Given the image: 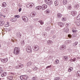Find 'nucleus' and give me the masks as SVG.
I'll list each match as a JSON object with an SVG mask.
<instances>
[{"instance_id":"f257e3e1","label":"nucleus","mask_w":80,"mask_h":80,"mask_svg":"<svg viewBox=\"0 0 80 80\" xmlns=\"http://www.w3.org/2000/svg\"><path fill=\"white\" fill-rule=\"evenodd\" d=\"M20 48L18 47L15 48L14 50V53L15 55H18L20 53Z\"/></svg>"},{"instance_id":"f03ea898","label":"nucleus","mask_w":80,"mask_h":80,"mask_svg":"<svg viewBox=\"0 0 80 80\" xmlns=\"http://www.w3.org/2000/svg\"><path fill=\"white\" fill-rule=\"evenodd\" d=\"M20 78L21 80H25L28 79L29 78L27 76V75H23L21 76Z\"/></svg>"},{"instance_id":"7ed1b4c3","label":"nucleus","mask_w":80,"mask_h":80,"mask_svg":"<svg viewBox=\"0 0 80 80\" xmlns=\"http://www.w3.org/2000/svg\"><path fill=\"white\" fill-rule=\"evenodd\" d=\"M26 50L28 53H32V47L30 46H28L26 47Z\"/></svg>"},{"instance_id":"20e7f679","label":"nucleus","mask_w":80,"mask_h":80,"mask_svg":"<svg viewBox=\"0 0 80 80\" xmlns=\"http://www.w3.org/2000/svg\"><path fill=\"white\" fill-rule=\"evenodd\" d=\"M45 3L48 5H52L53 2L52 1V0H45Z\"/></svg>"},{"instance_id":"39448f33","label":"nucleus","mask_w":80,"mask_h":80,"mask_svg":"<svg viewBox=\"0 0 80 80\" xmlns=\"http://www.w3.org/2000/svg\"><path fill=\"white\" fill-rule=\"evenodd\" d=\"M22 19L25 22H28V18L25 16L22 17Z\"/></svg>"},{"instance_id":"423d86ee","label":"nucleus","mask_w":80,"mask_h":80,"mask_svg":"<svg viewBox=\"0 0 80 80\" xmlns=\"http://www.w3.org/2000/svg\"><path fill=\"white\" fill-rule=\"evenodd\" d=\"M67 48L66 45H63L61 46L59 48L60 50H65Z\"/></svg>"},{"instance_id":"0eeeda50","label":"nucleus","mask_w":80,"mask_h":80,"mask_svg":"<svg viewBox=\"0 0 80 80\" xmlns=\"http://www.w3.org/2000/svg\"><path fill=\"white\" fill-rule=\"evenodd\" d=\"M33 65H34V63H33V62H28L27 63V66L28 67H33Z\"/></svg>"},{"instance_id":"6e6552de","label":"nucleus","mask_w":80,"mask_h":80,"mask_svg":"<svg viewBox=\"0 0 80 80\" xmlns=\"http://www.w3.org/2000/svg\"><path fill=\"white\" fill-rule=\"evenodd\" d=\"M1 62L2 63H6L8 61V58H5L4 59L1 58Z\"/></svg>"},{"instance_id":"1a4fd4ad","label":"nucleus","mask_w":80,"mask_h":80,"mask_svg":"<svg viewBox=\"0 0 80 80\" xmlns=\"http://www.w3.org/2000/svg\"><path fill=\"white\" fill-rule=\"evenodd\" d=\"M47 8V4H44L42 5V9L43 10H45Z\"/></svg>"},{"instance_id":"9d476101","label":"nucleus","mask_w":80,"mask_h":80,"mask_svg":"<svg viewBox=\"0 0 80 80\" xmlns=\"http://www.w3.org/2000/svg\"><path fill=\"white\" fill-rule=\"evenodd\" d=\"M39 49V47L38 46H36L34 47V48L33 49V50L34 51H37Z\"/></svg>"},{"instance_id":"9b49d317","label":"nucleus","mask_w":80,"mask_h":80,"mask_svg":"<svg viewBox=\"0 0 80 80\" xmlns=\"http://www.w3.org/2000/svg\"><path fill=\"white\" fill-rule=\"evenodd\" d=\"M77 12L75 11H73L71 12V15H72V16H73L74 17V16H75Z\"/></svg>"},{"instance_id":"f8f14e48","label":"nucleus","mask_w":80,"mask_h":80,"mask_svg":"<svg viewBox=\"0 0 80 80\" xmlns=\"http://www.w3.org/2000/svg\"><path fill=\"white\" fill-rule=\"evenodd\" d=\"M76 76L78 77H79L80 76V71H78L77 72H76Z\"/></svg>"},{"instance_id":"ddd939ff","label":"nucleus","mask_w":80,"mask_h":80,"mask_svg":"<svg viewBox=\"0 0 80 80\" xmlns=\"http://www.w3.org/2000/svg\"><path fill=\"white\" fill-rule=\"evenodd\" d=\"M58 25L61 27H63L64 26V24L62 22H59L58 23Z\"/></svg>"},{"instance_id":"4468645a","label":"nucleus","mask_w":80,"mask_h":80,"mask_svg":"<svg viewBox=\"0 0 80 80\" xmlns=\"http://www.w3.org/2000/svg\"><path fill=\"white\" fill-rule=\"evenodd\" d=\"M62 15L60 13H58L57 14V16L58 18H60L62 17Z\"/></svg>"},{"instance_id":"2eb2a0df","label":"nucleus","mask_w":80,"mask_h":80,"mask_svg":"<svg viewBox=\"0 0 80 80\" xmlns=\"http://www.w3.org/2000/svg\"><path fill=\"white\" fill-rule=\"evenodd\" d=\"M75 23L78 26L80 25V22L78 20H77L76 21H75Z\"/></svg>"},{"instance_id":"dca6fc26","label":"nucleus","mask_w":80,"mask_h":80,"mask_svg":"<svg viewBox=\"0 0 80 80\" xmlns=\"http://www.w3.org/2000/svg\"><path fill=\"white\" fill-rule=\"evenodd\" d=\"M63 30H64V32L66 33H67V32H68V28H63Z\"/></svg>"},{"instance_id":"f3484780","label":"nucleus","mask_w":80,"mask_h":80,"mask_svg":"<svg viewBox=\"0 0 80 80\" xmlns=\"http://www.w3.org/2000/svg\"><path fill=\"white\" fill-rule=\"evenodd\" d=\"M63 59L64 60H65V61H67L68 59V57L67 56H63Z\"/></svg>"},{"instance_id":"a211bd4d","label":"nucleus","mask_w":80,"mask_h":80,"mask_svg":"<svg viewBox=\"0 0 80 80\" xmlns=\"http://www.w3.org/2000/svg\"><path fill=\"white\" fill-rule=\"evenodd\" d=\"M69 61L70 62H75V61H76V58H71V59L69 60Z\"/></svg>"},{"instance_id":"6ab92c4d","label":"nucleus","mask_w":80,"mask_h":80,"mask_svg":"<svg viewBox=\"0 0 80 80\" xmlns=\"http://www.w3.org/2000/svg\"><path fill=\"white\" fill-rule=\"evenodd\" d=\"M31 17H34L35 15H36V13L35 14V13H34L33 12H32L30 14Z\"/></svg>"},{"instance_id":"aec40b11","label":"nucleus","mask_w":80,"mask_h":80,"mask_svg":"<svg viewBox=\"0 0 80 80\" xmlns=\"http://www.w3.org/2000/svg\"><path fill=\"white\" fill-rule=\"evenodd\" d=\"M11 21L12 22H16L17 21V19L16 18H14L11 19Z\"/></svg>"},{"instance_id":"412c9836","label":"nucleus","mask_w":80,"mask_h":80,"mask_svg":"<svg viewBox=\"0 0 80 80\" xmlns=\"http://www.w3.org/2000/svg\"><path fill=\"white\" fill-rule=\"evenodd\" d=\"M1 77H3L4 76H6L7 75V72H4L1 74Z\"/></svg>"},{"instance_id":"4be33fe9","label":"nucleus","mask_w":80,"mask_h":80,"mask_svg":"<svg viewBox=\"0 0 80 80\" xmlns=\"http://www.w3.org/2000/svg\"><path fill=\"white\" fill-rule=\"evenodd\" d=\"M78 43V42H75L73 43L72 45L74 47H75L76 46V45H77Z\"/></svg>"},{"instance_id":"5701e85b","label":"nucleus","mask_w":80,"mask_h":80,"mask_svg":"<svg viewBox=\"0 0 80 80\" xmlns=\"http://www.w3.org/2000/svg\"><path fill=\"white\" fill-rule=\"evenodd\" d=\"M32 69L33 70H37V67H35V66H33L32 67Z\"/></svg>"},{"instance_id":"b1692460","label":"nucleus","mask_w":80,"mask_h":80,"mask_svg":"<svg viewBox=\"0 0 80 80\" xmlns=\"http://www.w3.org/2000/svg\"><path fill=\"white\" fill-rule=\"evenodd\" d=\"M4 23H5V22H3L2 21H0V26L3 25H4Z\"/></svg>"},{"instance_id":"393cba45","label":"nucleus","mask_w":80,"mask_h":80,"mask_svg":"<svg viewBox=\"0 0 80 80\" xmlns=\"http://www.w3.org/2000/svg\"><path fill=\"white\" fill-rule=\"evenodd\" d=\"M50 27L48 26L47 27H46L45 28V30L47 31V32H48L49 30H50Z\"/></svg>"},{"instance_id":"a878e982","label":"nucleus","mask_w":80,"mask_h":80,"mask_svg":"<svg viewBox=\"0 0 80 80\" xmlns=\"http://www.w3.org/2000/svg\"><path fill=\"white\" fill-rule=\"evenodd\" d=\"M17 36L18 38H20L21 37V34L20 32H18L17 34Z\"/></svg>"},{"instance_id":"bb28decb","label":"nucleus","mask_w":80,"mask_h":80,"mask_svg":"<svg viewBox=\"0 0 80 80\" xmlns=\"http://www.w3.org/2000/svg\"><path fill=\"white\" fill-rule=\"evenodd\" d=\"M63 3L64 5H66L67 4L68 1L67 0H63Z\"/></svg>"},{"instance_id":"cd10ccee","label":"nucleus","mask_w":80,"mask_h":80,"mask_svg":"<svg viewBox=\"0 0 80 80\" xmlns=\"http://www.w3.org/2000/svg\"><path fill=\"white\" fill-rule=\"evenodd\" d=\"M62 20L63 22H65V21H66V20H67V18H66L65 17H62Z\"/></svg>"},{"instance_id":"c85d7f7f","label":"nucleus","mask_w":80,"mask_h":80,"mask_svg":"<svg viewBox=\"0 0 80 80\" xmlns=\"http://www.w3.org/2000/svg\"><path fill=\"white\" fill-rule=\"evenodd\" d=\"M48 44V45H50V44H52V41L51 40H48L47 42Z\"/></svg>"},{"instance_id":"c756f323","label":"nucleus","mask_w":80,"mask_h":80,"mask_svg":"<svg viewBox=\"0 0 80 80\" xmlns=\"http://www.w3.org/2000/svg\"><path fill=\"white\" fill-rule=\"evenodd\" d=\"M36 8L37 10H40V9H42V7L41 6H38L36 7Z\"/></svg>"},{"instance_id":"7c9ffc66","label":"nucleus","mask_w":80,"mask_h":80,"mask_svg":"<svg viewBox=\"0 0 80 80\" xmlns=\"http://www.w3.org/2000/svg\"><path fill=\"white\" fill-rule=\"evenodd\" d=\"M2 6L3 7H5L6 6H7V4L6 3V2H3L2 3Z\"/></svg>"},{"instance_id":"2f4dec72","label":"nucleus","mask_w":80,"mask_h":80,"mask_svg":"<svg viewBox=\"0 0 80 80\" xmlns=\"http://www.w3.org/2000/svg\"><path fill=\"white\" fill-rule=\"evenodd\" d=\"M28 5H29V7L32 8V7L33 6V4L32 3H31L30 4H29V5H27V7Z\"/></svg>"},{"instance_id":"473e14b6","label":"nucleus","mask_w":80,"mask_h":80,"mask_svg":"<svg viewBox=\"0 0 80 80\" xmlns=\"http://www.w3.org/2000/svg\"><path fill=\"white\" fill-rule=\"evenodd\" d=\"M55 6H57V5H58L59 4V2L57 1H56L55 2Z\"/></svg>"},{"instance_id":"72a5a7b5","label":"nucleus","mask_w":80,"mask_h":80,"mask_svg":"<svg viewBox=\"0 0 80 80\" xmlns=\"http://www.w3.org/2000/svg\"><path fill=\"white\" fill-rule=\"evenodd\" d=\"M73 70V68H69L68 69V72H72Z\"/></svg>"},{"instance_id":"f704fd0d","label":"nucleus","mask_w":80,"mask_h":80,"mask_svg":"<svg viewBox=\"0 0 80 80\" xmlns=\"http://www.w3.org/2000/svg\"><path fill=\"white\" fill-rule=\"evenodd\" d=\"M74 7L75 8H76V9H77V8L79 7V5H78V4H76L75 5Z\"/></svg>"},{"instance_id":"c9c22d12","label":"nucleus","mask_w":80,"mask_h":80,"mask_svg":"<svg viewBox=\"0 0 80 80\" xmlns=\"http://www.w3.org/2000/svg\"><path fill=\"white\" fill-rule=\"evenodd\" d=\"M38 22H39L40 23L41 25H43L44 23L42 21H39Z\"/></svg>"},{"instance_id":"e433bc0d","label":"nucleus","mask_w":80,"mask_h":80,"mask_svg":"<svg viewBox=\"0 0 80 80\" xmlns=\"http://www.w3.org/2000/svg\"><path fill=\"white\" fill-rule=\"evenodd\" d=\"M60 79V77H57L54 78V80H58Z\"/></svg>"},{"instance_id":"4c0bfd02","label":"nucleus","mask_w":80,"mask_h":80,"mask_svg":"<svg viewBox=\"0 0 80 80\" xmlns=\"http://www.w3.org/2000/svg\"><path fill=\"white\" fill-rule=\"evenodd\" d=\"M8 78H9V80H12V79H13V76H10L9 77H8Z\"/></svg>"},{"instance_id":"58836bf2","label":"nucleus","mask_w":80,"mask_h":80,"mask_svg":"<svg viewBox=\"0 0 80 80\" xmlns=\"http://www.w3.org/2000/svg\"><path fill=\"white\" fill-rule=\"evenodd\" d=\"M32 80H37V77H35V76L33 77L32 78Z\"/></svg>"},{"instance_id":"ea45409f","label":"nucleus","mask_w":80,"mask_h":80,"mask_svg":"<svg viewBox=\"0 0 80 80\" xmlns=\"http://www.w3.org/2000/svg\"><path fill=\"white\" fill-rule=\"evenodd\" d=\"M21 44L22 45H23L25 44V42H24V40H23L21 42Z\"/></svg>"},{"instance_id":"a19ab883","label":"nucleus","mask_w":80,"mask_h":80,"mask_svg":"<svg viewBox=\"0 0 80 80\" xmlns=\"http://www.w3.org/2000/svg\"><path fill=\"white\" fill-rule=\"evenodd\" d=\"M19 67L20 68H22L23 67V64H20L18 65Z\"/></svg>"},{"instance_id":"79ce46f5","label":"nucleus","mask_w":80,"mask_h":80,"mask_svg":"<svg viewBox=\"0 0 80 80\" xmlns=\"http://www.w3.org/2000/svg\"><path fill=\"white\" fill-rule=\"evenodd\" d=\"M72 7L71 6V4H70L69 5V6L68 7V8L69 10H71V9L72 8Z\"/></svg>"},{"instance_id":"37998d69","label":"nucleus","mask_w":80,"mask_h":80,"mask_svg":"<svg viewBox=\"0 0 80 80\" xmlns=\"http://www.w3.org/2000/svg\"><path fill=\"white\" fill-rule=\"evenodd\" d=\"M55 62H56V64H58L59 63V60L58 59H57L56 60Z\"/></svg>"},{"instance_id":"c03bdc74","label":"nucleus","mask_w":80,"mask_h":80,"mask_svg":"<svg viewBox=\"0 0 80 80\" xmlns=\"http://www.w3.org/2000/svg\"><path fill=\"white\" fill-rule=\"evenodd\" d=\"M4 27H9V24H6L4 25Z\"/></svg>"},{"instance_id":"a18cd8bd","label":"nucleus","mask_w":80,"mask_h":80,"mask_svg":"<svg viewBox=\"0 0 80 80\" xmlns=\"http://www.w3.org/2000/svg\"><path fill=\"white\" fill-rule=\"evenodd\" d=\"M15 68L16 69H18L19 68V65H18V66L15 67Z\"/></svg>"},{"instance_id":"49530a36","label":"nucleus","mask_w":80,"mask_h":80,"mask_svg":"<svg viewBox=\"0 0 80 80\" xmlns=\"http://www.w3.org/2000/svg\"><path fill=\"white\" fill-rule=\"evenodd\" d=\"M14 17H17V18H20V16L19 15H15Z\"/></svg>"},{"instance_id":"de8ad7c7","label":"nucleus","mask_w":80,"mask_h":80,"mask_svg":"<svg viewBox=\"0 0 80 80\" xmlns=\"http://www.w3.org/2000/svg\"><path fill=\"white\" fill-rule=\"evenodd\" d=\"M66 42L67 43H70L71 42L70 40L67 41Z\"/></svg>"},{"instance_id":"09e8293b","label":"nucleus","mask_w":80,"mask_h":80,"mask_svg":"<svg viewBox=\"0 0 80 80\" xmlns=\"http://www.w3.org/2000/svg\"><path fill=\"white\" fill-rule=\"evenodd\" d=\"M72 32H73V33H76V32H77L78 31L77 30H74V31L72 30Z\"/></svg>"},{"instance_id":"8fccbe9b","label":"nucleus","mask_w":80,"mask_h":80,"mask_svg":"<svg viewBox=\"0 0 80 80\" xmlns=\"http://www.w3.org/2000/svg\"><path fill=\"white\" fill-rule=\"evenodd\" d=\"M50 12V11L48 9H47L46 11V13H48Z\"/></svg>"},{"instance_id":"3c124183","label":"nucleus","mask_w":80,"mask_h":80,"mask_svg":"<svg viewBox=\"0 0 80 80\" xmlns=\"http://www.w3.org/2000/svg\"><path fill=\"white\" fill-rule=\"evenodd\" d=\"M3 17V14H2V13L0 12V17Z\"/></svg>"},{"instance_id":"603ef678","label":"nucleus","mask_w":80,"mask_h":80,"mask_svg":"<svg viewBox=\"0 0 80 80\" xmlns=\"http://www.w3.org/2000/svg\"><path fill=\"white\" fill-rule=\"evenodd\" d=\"M69 26V24L68 23H66V24L65 25V26L66 27H68Z\"/></svg>"},{"instance_id":"864d4df0","label":"nucleus","mask_w":80,"mask_h":80,"mask_svg":"<svg viewBox=\"0 0 80 80\" xmlns=\"http://www.w3.org/2000/svg\"><path fill=\"white\" fill-rule=\"evenodd\" d=\"M18 11L19 12H20L22 11V8H20L19 9Z\"/></svg>"},{"instance_id":"5fc2aeb1","label":"nucleus","mask_w":80,"mask_h":80,"mask_svg":"<svg viewBox=\"0 0 80 80\" xmlns=\"http://www.w3.org/2000/svg\"><path fill=\"white\" fill-rule=\"evenodd\" d=\"M76 35V34H73L72 35L74 37H77V35Z\"/></svg>"},{"instance_id":"6e6d98bb","label":"nucleus","mask_w":80,"mask_h":80,"mask_svg":"<svg viewBox=\"0 0 80 80\" xmlns=\"http://www.w3.org/2000/svg\"><path fill=\"white\" fill-rule=\"evenodd\" d=\"M68 37H69V38H71V37H72V36L70 34L68 35Z\"/></svg>"},{"instance_id":"4d7b16f0","label":"nucleus","mask_w":80,"mask_h":80,"mask_svg":"<svg viewBox=\"0 0 80 80\" xmlns=\"http://www.w3.org/2000/svg\"><path fill=\"white\" fill-rule=\"evenodd\" d=\"M3 72V70H0V73H2V72Z\"/></svg>"},{"instance_id":"13d9d810","label":"nucleus","mask_w":80,"mask_h":80,"mask_svg":"<svg viewBox=\"0 0 80 80\" xmlns=\"http://www.w3.org/2000/svg\"><path fill=\"white\" fill-rule=\"evenodd\" d=\"M51 67V65H50L49 66H48V67H46V68H50Z\"/></svg>"},{"instance_id":"bf43d9fd","label":"nucleus","mask_w":80,"mask_h":80,"mask_svg":"<svg viewBox=\"0 0 80 80\" xmlns=\"http://www.w3.org/2000/svg\"><path fill=\"white\" fill-rule=\"evenodd\" d=\"M11 41H12V42H15V41L13 39H12Z\"/></svg>"},{"instance_id":"052dcab7","label":"nucleus","mask_w":80,"mask_h":80,"mask_svg":"<svg viewBox=\"0 0 80 80\" xmlns=\"http://www.w3.org/2000/svg\"><path fill=\"white\" fill-rule=\"evenodd\" d=\"M38 18H37L35 19V20H38Z\"/></svg>"},{"instance_id":"680f3d73","label":"nucleus","mask_w":80,"mask_h":80,"mask_svg":"<svg viewBox=\"0 0 80 80\" xmlns=\"http://www.w3.org/2000/svg\"><path fill=\"white\" fill-rule=\"evenodd\" d=\"M3 16L4 17V18H5V17H6L5 15Z\"/></svg>"},{"instance_id":"e2e57ef3","label":"nucleus","mask_w":80,"mask_h":80,"mask_svg":"<svg viewBox=\"0 0 80 80\" xmlns=\"http://www.w3.org/2000/svg\"><path fill=\"white\" fill-rule=\"evenodd\" d=\"M2 68L0 67V70H1V69H2Z\"/></svg>"},{"instance_id":"0e129e2a","label":"nucleus","mask_w":80,"mask_h":80,"mask_svg":"<svg viewBox=\"0 0 80 80\" xmlns=\"http://www.w3.org/2000/svg\"><path fill=\"white\" fill-rule=\"evenodd\" d=\"M7 24H9V22H7Z\"/></svg>"},{"instance_id":"69168bd1","label":"nucleus","mask_w":80,"mask_h":80,"mask_svg":"<svg viewBox=\"0 0 80 80\" xmlns=\"http://www.w3.org/2000/svg\"><path fill=\"white\" fill-rule=\"evenodd\" d=\"M54 37H55V36H53V38H55Z\"/></svg>"},{"instance_id":"338daca9","label":"nucleus","mask_w":80,"mask_h":80,"mask_svg":"<svg viewBox=\"0 0 80 80\" xmlns=\"http://www.w3.org/2000/svg\"><path fill=\"white\" fill-rule=\"evenodd\" d=\"M1 47V46L0 45V48Z\"/></svg>"},{"instance_id":"774afa93","label":"nucleus","mask_w":80,"mask_h":80,"mask_svg":"<svg viewBox=\"0 0 80 80\" xmlns=\"http://www.w3.org/2000/svg\"><path fill=\"white\" fill-rule=\"evenodd\" d=\"M1 80V78H0V80Z\"/></svg>"}]
</instances>
